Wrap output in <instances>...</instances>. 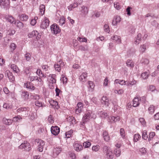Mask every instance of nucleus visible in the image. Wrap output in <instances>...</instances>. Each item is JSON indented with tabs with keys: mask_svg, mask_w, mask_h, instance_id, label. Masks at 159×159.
<instances>
[{
	"mask_svg": "<svg viewBox=\"0 0 159 159\" xmlns=\"http://www.w3.org/2000/svg\"><path fill=\"white\" fill-rule=\"evenodd\" d=\"M49 22L48 19L45 17L42 22L40 25L41 28L43 29L46 28L49 25Z\"/></svg>",
	"mask_w": 159,
	"mask_h": 159,
	"instance_id": "423d86ee",
	"label": "nucleus"
},
{
	"mask_svg": "<svg viewBox=\"0 0 159 159\" xmlns=\"http://www.w3.org/2000/svg\"><path fill=\"white\" fill-rule=\"evenodd\" d=\"M148 111L150 114H152L155 111L154 106L152 105L150 106L148 108Z\"/></svg>",
	"mask_w": 159,
	"mask_h": 159,
	"instance_id": "79ce46f5",
	"label": "nucleus"
},
{
	"mask_svg": "<svg viewBox=\"0 0 159 159\" xmlns=\"http://www.w3.org/2000/svg\"><path fill=\"white\" fill-rule=\"evenodd\" d=\"M61 151V149L59 147H57L54 148L53 150V157H56L58 155Z\"/></svg>",
	"mask_w": 159,
	"mask_h": 159,
	"instance_id": "9b49d317",
	"label": "nucleus"
},
{
	"mask_svg": "<svg viewBox=\"0 0 159 159\" xmlns=\"http://www.w3.org/2000/svg\"><path fill=\"white\" fill-rule=\"evenodd\" d=\"M126 81L123 80H119L118 79H116L115 81V83L116 84H119L120 85H127V84L126 83Z\"/></svg>",
	"mask_w": 159,
	"mask_h": 159,
	"instance_id": "7c9ffc66",
	"label": "nucleus"
},
{
	"mask_svg": "<svg viewBox=\"0 0 159 159\" xmlns=\"http://www.w3.org/2000/svg\"><path fill=\"white\" fill-rule=\"evenodd\" d=\"M48 120L49 123H53L54 120H53V117H52V116L50 115L48 117Z\"/></svg>",
	"mask_w": 159,
	"mask_h": 159,
	"instance_id": "0e129e2a",
	"label": "nucleus"
},
{
	"mask_svg": "<svg viewBox=\"0 0 159 159\" xmlns=\"http://www.w3.org/2000/svg\"><path fill=\"white\" fill-rule=\"evenodd\" d=\"M6 76H7L11 82H13L15 80V77L11 73L9 70H7L5 72Z\"/></svg>",
	"mask_w": 159,
	"mask_h": 159,
	"instance_id": "9d476101",
	"label": "nucleus"
},
{
	"mask_svg": "<svg viewBox=\"0 0 159 159\" xmlns=\"http://www.w3.org/2000/svg\"><path fill=\"white\" fill-rule=\"evenodd\" d=\"M155 135V133L154 132H151L149 134V137L148 139V141H150L151 139Z\"/></svg>",
	"mask_w": 159,
	"mask_h": 159,
	"instance_id": "5fc2aeb1",
	"label": "nucleus"
},
{
	"mask_svg": "<svg viewBox=\"0 0 159 159\" xmlns=\"http://www.w3.org/2000/svg\"><path fill=\"white\" fill-rule=\"evenodd\" d=\"M147 46V44L146 43L144 44L140 45L139 48V51L140 52L142 53L145 52V51L146 50Z\"/></svg>",
	"mask_w": 159,
	"mask_h": 159,
	"instance_id": "b1692460",
	"label": "nucleus"
},
{
	"mask_svg": "<svg viewBox=\"0 0 159 159\" xmlns=\"http://www.w3.org/2000/svg\"><path fill=\"white\" fill-rule=\"evenodd\" d=\"M67 121L71 122V123L72 124L74 123L75 124V118L72 116H69L67 118Z\"/></svg>",
	"mask_w": 159,
	"mask_h": 159,
	"instance_id": "4c0bfd02",
	"label": "nucleus"
},
{
	"mask_svg": "<svg viewBox=\"0 0 159 159\" xmlns=\"http://www.w3.org/2000/svg\"><path fill=\"white\" fill-rule=\"evenodd\" d=\"M25 86L27 89H31V90H34L35 88V87L30 82H27L26 84L25 83Z\"/></svg>",
	"mask_w": 159,
	"mask_h": 159,
	"instance_id": "4be33fe9",
	"label": "nucleus"
},
{
	"mask_svg": "<svg viewBox=\"0 0 159 159\" xmlns=\"http://www.w3.org/2000/svg\"><path fill=\"white\" fill-rule=\"evenodd\" d=\"M102 136L104 140L107 142H108L110 140V137L108 132L105 131H104L102 134Z\"/></svg>",
	"mask_w": 159,
	"mask_h": 159,
	"instance_id": "412c9836",
	"label": "nucleus"
},
{
	"mask_svg": "<svg viewBox=\"0 0 159 159\" xmlns=\"http://www.w3.org/2000/svg\"><path fill=\"white\" fill-rule=\"evenodd\" d=\"M112 103L113 105H114L113 109L114 111L115 112L117 109L118 105H117V102L116 101H115L114 102H113Z\"/></svg>",
	"mask_w": 159,
	"mask_h": 159,
	"instance_id": "864d4df0",
	"label": "nucleus"
},
{
	"mask_svg": "<svg viewBox=\"0 0 159 159\" xmlns=\"http://www.w3.org/2000/svg\"><path fill=\"white\" fill-rule=\"evenodd\" d=\"M104 30L105 32L109 33V26L107 25H104Z\"/></svg>",
	"mask_w": 159,
	"mask_h": 159,
	"instance_id": "052dcab7",
	"label": "nucleus"
},
{
	"mask_svg": "<svg viewBox=\"0 0 159 159\" xmlns=\"http://www.w3.org/2000/svg\"><path fill=\"white\" fill-rule=\"evenodd\" d=\"M155 89V87L153 85H150L148 87V90L151 92H153Z\"/></svg>",
	"mask_w": 159,
	"mask_h": 159,
	"instance_id": "774afa93",
	"label": "nucleus"
},
{
	"mask_svg": "<svg viewBox=\"0 0 159 159\" xmlns=\"http://www.w3.org/2000/svg\"><path fill=\"white\" fill-rule=\"evenodd\" d=\"M40 12L42 15L44 14L45 10V7L44 5H41L39 7Z\"/></svg>",
	"mask_w": 159,
	"mask_h": 159,
	"instance_id": "c756f323",
	"label": "nucleus"
},
{
	"mask_svg": "<svg viewBox=\"0 0 159 159\" xmlns=\"http://www.w3.org/2000/svg\"><path fill=\"white\" fill-rule=\"evenodd\" d=\"M51 30L54 34H57L60 31V30L56 24H53L51 26Z\"/></svg>",
	"mask_w": 159,
	"mask_h": 159,
	"instance_id": "0eeeda50",
	"label": "nucleus"
},
{
	"mask_svg": "<svg viewBox=\"0 0 159 159\" xmlns=\"http://www.w3.org/2000/svg\"><path fill=\"white\" fill-rule=\"evenodd\" d=\"M114 93H118L119 94H121L124 93V90L122 89H120L118 90H114Z\"/></svg>",
	"mask_w": 159,
	"mask_h": 159,
	"instance_id": "4d7b16f0",
	"label": "nucleus"
},
{
	"mask_svg": "<svg viewBox=\"0 0 159 159\" xmlns=\"http://www.w3.org/2000/svg\"><path fill=\"white\" fill-rule=\"evenodd\" d=\"M16 32V31L14 30L10 29L7 32V34L9 36L13 35Z\"/></svg>",
	"mask_w": 159,
	"mask_h": 159,
	"instance_id": "ea45409f",
	"label": "nucleus"
},
{
	"mask_svg": "<svg viewBox=\"0 0 159 159\" xmlns=\"http://www.w3.org/2000/svg\"><path fill=\"white\" fill-rule=\"evenodd\" d=\"M11 69L16 73H18L19 72V70L18 67L15 65L13 64L11 65Z\"/></svg>",
	"mask_w": 159,
	"mask_h": 159,
	"instance_id": "f704fd0d",
	"label": "nucleus"
},
{
	"mask_svg": "<svg viewBox=\"0 0 159 159\" xmlns=\"http://www.w3.org/2000/svg\"><path fill=\"white\" fill-rule=\"evenodd\" d=\"M88 84L89 85L88 87L89 89V90L93 91L95 86L94 83L93 82L89 81L88 82Z\"/></svg>",
	"mask_w": 159,
	"mask_h": 159,
	"instance_id": "a878e982",
	"label": "nucleus"
},
{
	"mask_svg": "<svg viewBox=\"0 0 159 159\" xmlns=\"http://www.w3.org/2000/svg\"><path fill=\"white\" fill-rule=\"evenodd\" d=\"M20 18L21 21H26L28 19L29 17L25 14H23L20 16Z\"/></svg>",
	"mask_w": 159,
	"mask_h": 159,
	"instance_id": "bb28decb",
	"label": "nucleus"
},
{
	"mask_svg": "<svg viewBox=\"0 0 159 159\" xmlns=\"http://www.w3.org/2000/svg\"><path fill=\"white\" fill-rule=\"evenodd\" d=\"M14 24L17 27L20 28H22L23 27V23L20 21H17V22L16 21Z\"/></svg>",
	"mask_w": 159,
	"mask_h": 159,
	"instance_id": "c9c22d12",
	"label": "nucleus"
},
{
	"mask_svg": "<svg viewBox=\"0 0 159 159\" xmlns=\"http://www.w3.org/2000/svg\"><path fill=\"white\" fill-rule=\"evenodd\" d=\"M27 110V108L26 107H21L19 108L17 110L18 112H21L24 111H26Z\"/></svg>",
	"mask_w": 159,
	"mask_h": 159,
	"instance_id": "49530a36",
	"label": "nucleus"
},
{
	"mask_svg": "<svg viewBox=\"0 0 159 159\" xmlns=\"http://www.w3.org/2000/svg\"><path fill=\"white\" fill-rule=\"evenodd\" d=\"M78 6V3L76 2L74 3L73 4H71L69 5L68 8L69 10L71 11L73 8L77 7Z\"/></svg>",
	"mask_w": 159,
	"mask_h": 159,
	"instance_id": "72a5a7b5",
	"label": "nucleus"
},
{
	"mask_svg": "<svg viewBox=\"0 0 159 159\" xmlns=\"http://www.w3.org/2000/svg\"><path fill=\"white\" fill-rule=\"evenodd\" d=\"M96 117V115L93 113L92 112H87L84 116L83 117L82 121L80 123L81 124L83 125L86 122L91 119H95Z\"/></svg>",
	"mask_w": 159,
	"mask_h": 159,
	"instance_id": "f257e3e1",
	"label": "nucleus"
},
{
	"mask_svg": "<svg viewBox=\"0 0 159 159\" xmlns=\"http://www.w3.org/2000/svg\"><path fill=\"white\" fill-rule=\"evenodd\" d=\"M87 76V73L86 72H83L80 76L79 79L82 82H85L86 81V78Z\"/></svg>",
	"mask_w": 159,
	"mask_h": 159,
	"instance_id": "aec40b11",
	"label": "nucleus"
},
{
	"mask_svg": "<svg viewBox=\"0 0 159 159\" xmlns=\"http://www.w3.org/2000/svg\"><path fill=\"white\" fill-rule=\"evenodd\" d=\"M56 75L55 74H50L48 76V79L49 80L50 84H55L56 82Z\"/></svg>",
	"mask_w": 159,
	"mask_h": 159,
	"instance_id": "1a4fd4ad",
	"label": "nucleus"
},
{
	"mask_svg": "<svg viewBox=\"0 0 159 159\" xmlns=\"http://www.w3.org/2000/svg\"><path fill=\"white\" fill-rule=\"evenodd\" d=\"M136 83V81L135 80H133L130 82H127V85L128 86H131L135 84Z\"/></svg>",
	"mask_w": 159,
	"mask_h": 159,
	"instance_id": "c03bdc74",
	"label": "nucleus"
},
{
	"mask_svg": "<svg viewBox=\"0 0 159 159\" xmlns=\"http://www.w3.org/2000/svg\"><path fill=\"white\" fill-rule=\"evenodd\" d=\"M120 133L122 138H124L125 136V131L124 129L121 128L120 130Z\"/></svg>",
	"mask_w": 159,
	"mask_h": 159,
	"instance_id": "69168bd1",
	"label": "nucleus"
},
{
	"mask_svg": "<svg viewBox=\"0 0 159 159\" xmlns=\"http://www.w3.org/2000/svg\"><path fill=\"white\" fill-rule=\"evenodd\" d=\"M98 114L102 118H105L108 116L107 113L104 111H99Z\"/></svg>",
	"mask_w": 159,
	"mask_h": 159,
	"instance_id": "c85d7f7f",
	"label": "nucleus"
},
{
	"mask_svg": "<svg viewBox=\"0 0 159 159\" xmlns=\"http://www.w3.org/2000/svg\"><path fill=\"white\" fill-rule=\"evenodd\" d=\"M35 105L39 107L43 106V104L42 102L38 100H37L35 102Z\"/></svg>",
	"mask_w": 159,
	"mask_h": 159,
	"instance_id": "3c124183",
	"label": "nucleus"
},
{
	"mask_svg": "<svg viewBox=\"0 0 159 159\" xmlns=\"http://www.w3.org/2000/svg\"><path fill=\"white\" fill-rule=\"evenodd\" d=\"M141 138L140 135L139 134H136L134 135V140L135 142H137L139 139Z\"/></svg>",
	"mask_w": 159,
	"mask_h": 159,
	"instance_id": "37998d69",
	"label": "nucleus"
},
{
	"mask_svg": "<svg viewBox=\"0 0 159 159\" xmlns=\"http://www.w3.org/2000/svg\"><path fill=\"white\" fill-rule=\"evenodd\" d=\"M3 107L7 109H11L12 107V106L11 104H10L8 103H5L4 104Z\"/></svg>",
	"mask_w": 159,
	"mask_h": 159,
	"instance_id": "58836bf2",
	"label": "nucleus"
},
{
	"mask_svg": "<svg viewBox=\"0 0 159 159\" xmlns=\"http://www.w3.org/2000/svg\"><path fill=\"white\" fill-rule=\"evenodd\" d=\"M60 24L62 25L65 23V19L63 17L61 18L59 21Z\"/></svg>",
	"mask_w": 159,
	"mask_h": 159,
	"instance_id": "603ef678",
	"label": "nucleus"
},
{
	"mask_svg": "<svg viewBox=\"0 0 159 159\" xmlns=\"http://www.w3.org/2000/svg\"><path fill=\"white\" fill-rule=\"evenodd\" d=\"M100 148L99 145L93 146L92 148V150L94 152H97L99 149Z\"/></svg>",
	"mask_w": 159,
	"mask_h": 159,
	"instance_id": "09e8293b",
	"label": "nucleus"
},
{
	"mask_svg": "<svg viewBox=\"0 0 159 159\" xmlns=\"http://www.w3.org/2000/svg\"><path fill=\"white\" fill-rule=\"evenodd\" d=\"M5 18L11 24H14L16 20L12 16L9 15H6L5 16Z\"/></svg>",
	"mask_w": 159,
	"mask_h": 159,
	"instance_id": "f8f14e48",
	"label": "nucleus"
},
{
	"mask_svg": "<svg viewBox=\"0 0 159 159\" xmlns=\"http://www.w3.org/2000/svg\"><path fill=\"white\" fill-rule=\"evenodd\" d=\"M114 7L117 10H119L120 8V6L119 3L118 2L114 3Z\"/></svg>",
	"mask_w": 159,
	"mask_h": 159,
	"instance_id": "680f3d73",
	"label": "nucleus"
},
{
	"mask_svg": "<svg viewBox=\"0 0 159 159\" xmlns=\"http://www.w3.org/2000/svg\"><path fill=\"white\" fill-rule=\"evenodd\" d=\"M121 20V18L119 16H114L112 21V24L114 25H116Z\"/></svg>",
	"mask_w": 159,
	"mask_h": 159,
	"instance_id": "2eb2a0df",
	"label": "nucleus"
},
{
	"mask_svg": "<svg viewBox=\"0 0 159 159\" xmlns=\"http://www.w3.org/2000/svg\"><path fill=\"white\" fill-rule=\"evenodd\" d=\"M103 153L105 154V157L107 159H113L114 157V154L111 150L108 147L104 146L103 148Z\"/></svg>",
	"mask_w": 159,
	"mask_h": 159,
	"instance_id": "f03ea898",
	"label": "nucleus"
},
{
	"mask_svg": "<svg viewBox=\"0 0 159 159\" xmlns=\"http://www.w3.org/2000/svg\"><path fill=\"white\" fill-rule=\"evenodd\" d=\"M19 149L29 151L31 149L30 144L28 143H23L19 147Z\"/></svg>",
	"mask_w": 159,
	"mask_h": 159,
	"instance_id": "20e7f679",
	"label": "nucleus"
},
{
	"mask_svg": "<svg viewBox=\"0 0 159 159\" xmlns=\"http://www.w3.org/2000/svg\"><path fill=\"white\" fill-rule=\"evenodd\" d=\"M150 75V73L148 72H145L143 73L141 75V78L143 79H147Z\"/></svg>",
	"mask_w": 159,
	"mask_h": 159,
	"instance_id": "393cba45",
	"label": "nucleus"
},
{
	"mask_svg": "<svg viewBox=\"0 0 159 159\" xmlns=\"http://www.w3.org/2000/svg\"><path fill=\"white\" fill-rule=\"evenodd\" d=\"M21 97L24 100H27L29 97L28 92L27 91L23 92L21 94Z\"/></svg>",
	"mask_w": 159,
	"mask_h": 159,
	"instance_id": "5701e85b",
	"label": "nucleus"
},
{
	"mask_svg": "<svg viewBox=\"0 0 159 159\" xmlns=\"http://www.w3.org/2000/svg\"><path fill=\"white\" fill-rule=\"evenodd\" d=\"M10 48L11 49V51H13L16 49V45L14 43H12L10 45Z\"/></svg>",
	"mask_w": 159,
	"mask_h": 159,
	"instance_id": "8fccbe9b",
	"label": "nucleus"
},
{
	"mask_svg": "<svg viewBox=\"0 0 159 159\" xmlns=\"http://www.w3.org/2000/svg\"><path fill=\"white\" fill-rule=\"evenodd\" d=\"M38 34V32L37 31L34 30L30 33L28 35V36L30 38H31L34 36H36Z\"/></svg>",
	"mask_w": 159,
	"mask_h": 159,
	"instance_id": "cd10ccee",
	"label": "nucleus"
},
{
	"mask_svg": "<svg viewBox=\"0 0 159 159\" xmlns=\"http://www.w3.org/2000/svg\"><path fill=\"white\" fill-rule=\"evenodd\" d=\"M83 146L85 148H89L91 146V143L88 141L84 142L83 143Z\"/></svg>",
	"mask_w": 159,
	"mask_h": 159,
	"instance_id": "de8ad7c7",
	"label": "nucleus"
},
{
	"mask_svg": "<svg viewBox=\"0 0 159 159\" xmlns=\"http://www.w3.org/2000/svg\"><path fill=\"white\" fill-rule=\"evenodd\" d=\"M142 138L146 140L148 138V135L147 134V132L145 131H144L142 133Z\"/></svg>",
	"mask_w": 159,
	"mask_h": 159,
	"instance_id": "6e6d98bb",
	"label": "nucleus"
},
{
	"mask_svg": "<svg viewBox=\"0 0 159 159\" xmlns=\"http://www.w3.org/2000/svg\"><path fill=\"white\" fill-rule=\"evenodd\" d=\"M140 99L138 97L134 98L133 100V107H136L138 106L140 103Z\"/></svg>",
	"mask_w": 159,
	"mask_h": 159,
	"instance_id": "f3484780",
	"label": "nucleus"
},
{
	"mask_svg": "<svg viewBox=\"0 0 159 159\" xmlns=\"http://www.w3.org/2000/svg\"><path fill=\"white\" fill-rule=\"evenodd\" d=\"M81 8L82 9L81 11V13L84 16H86L88 13L89 11V8L85 6H83Z\"/></svg>",
	"mask_w": 159,
	"mask_h": 159,
	"instance_id": "6ab92c4d",
	"label": "nucleus"
},
{
	"mask_svg": "<svg viewBox=\"0 0 159 159\" xmlns=\"http://www.w3.org/2000/svg\"><path fill=\"white\" fill-rule=\"evenodd\" d=\"M35 144L37 145L38 151L40 152H42L43 150V146L45 144V143L43 140L37 139L35 140Z\"/></svg>",
	"mask_w": 159,
	"mask_h": 159,
	"instance_id": "7ed1b4c3",
	"label": "nucleus"
},
{
	"mask_svg": "<svg viewBox=\"0 0 159 159\" xmlns=\"http://www.w3.org/2000/svg\"><path fill=\"white\" fill-rule=\"evenodd\" d=\"M13 120L11 119H7L6 118H3L2 122L3 124L7 125H10L12 124Z\"/></svg>",
	"mask_w": 159,
	"mask_h": 159,
	"instance_id": "a211bd4d",
	"label": "nucleus"
},
{
	"mask_svg": "<svg viewBox=\"0 0 159 159\" xmlns=\"http://www.w3.org/2000/svg\"><path fill=\"white\" fill-rule=\"evenodd\" d=\"M51 131L52 133L55 135L58 134L60 131V128L57 126H52Z\"/></svg>",
	"mask_w": 159,
	"mask_h": 159,
	"instance_id": "6e6552de",
	"label": "nucleus"
},
{
	"mask_svg": "<svg viewBox=\"0 0 159 159\" xmlns=\"http://www.w3.org/2000/svg\"><path fill=\"white\" fill-rule=\"evenodd\" d=\"M112 39L115 40L116 42L119 43L121 42L120 37L117 35H115L112 37Z\"/></svg>",
	"mask_w": 159,
	"mask_h": 159,
	"instance_id": "473e14b6",
	"label": "nucleus"
},
{
	"mask_svg": "<svg viewBox=\"0 0 159 159\" xmlns=\"http://www.w3.org/2000/svg\"><path fill=\"white\" fill-rule=\"evenodd\" d=\"M127 65L128 66L133 67L134 66V63L131 60H128L126 62Z\"/></svg>",
	"mask_w": 159,
	"mask_h": 159,
	"instance_id": "e433bc0d",
	"label": "nucleus"
},
{
	"mask_svg": "<svg viewBox=\"0 0 159 159\" xmlns=\"http://www.w3.org/2000/svg\"><path fill=\"white\" fill-rule=\"evenodd\" d=\"M142 63L144 65L148 64L149 63V61L146 58L143 59L142 61Z\"/></svg>",
	"mask_w": 159,
	"mask_h": 159,
	"instance_id": "e2e57ef3",
	"label": "nucleus"
},
{
	"mask_svg": "<svg viewBox=\"0 0 159 159\" xmlns=\"http://www.w3.org/2000/svg\"><path fill=\"white\" fill-rule=\"evenodd\" d=\"M74 149L77 152L81 151L83 148L82 145L76 143H74Z\"/></svg>",
	"mask_w": 159,
	"mask_h": 159,
	"instance_id": "ddd939ff",
	"label": "nucleus"
},
{
	"mask_svg": "<svg viewBox=\"0 0 159 159\" xmlns=\"http://www.w3.org/2000/svg\"><path fill=\"white\" fill-rule=\"evenodd\" d=\"M25 57L26 58V60L27 61H29L30 59V53H27L25 54Z\"/></svg>",
	"mask_w": 159,
	"mask_h": 159,
	"instance_id": "338daca9",
	"label": "nucleus"
},
{
	"mask_svg": "<svg viewBox=\"0 0 159 159\" xmlns=\"http://www.w3.org/2000/svg\"><path fill=\"white\" fill-rule=\"evenodd\" d=\"M114 153L116 157H119L121 153L120 149L119 148H115L114 150Z\"/></svg>",
	"mask_w": 159,
	"mask_h": 159,
	"instance_id": "2f4dec72",
	"label": "nucleus"
},
{
	"mask_svg": "<svg viewBox=\"0 0 159 159\" xmlns=\"http://www.w3.org/2000/svg\"><path fill=\"white\" fill-rule=\"evenodd\" d=\"M102 103L108 107L110 104L109 100L106 96H103L102 98Z\"/></svg>",
	"mask_w": 159,
	"mask_h": 159,
	"instance_id": "4468645a",
	"label": "nucleus"
},
{
	"mask_svg": "<svg viewBox=\"0 0 159 159\" xmlns=\"http://www.w3.org/2000/svg\"><path fill=\"white\" fill-rule=\"evenodd\" d=\"M32 68L30 67H27L25 70V72L27 75H29L30 71V70Z\"/></svg>",
	"mask_w": 159,
	"mask_h": 159,
	"instance_id": "bf43d9fd",
	"label": "nucleus"
},
{
	"mask_svg": "<svg viewBox=\"0 0 159 159\" xmlns=\"http://www.w3.org/2000/svg\"><path fill=\"white\" fill-rule=\"evenodd\" d=\"M49 103L55 109H57L59 108V107L58 106V103L56 101L53 100H51L49 101Z\"/></svg>",
	"mask_w": 159,
	"mask_h": 159,
	"instance_id": "dca6fc26",
	"label": "nucleus"
},
{
	"mask_svg": "<svg viewBox=\"0 0 159 159\" xmlns=\"http://www.w3.org/2000/svg\"><path fill=\"white\" fill-rule=\"evenodd\" d=\"M61 80L63 82V84L66 83L67 81V79L64 75H62Z\"/></svg>",
	"mask_w": 159,
	"mask_h": 159,
	"instance_id": "a19ab883",
	"label": "nucleus"
},
{
	"mask_svg": "<svg viewBox=\"0 0 159 159\" xmlns=\"http://www.w3.org/2000/svg\"><path fill=\"white\" fill-rule=\"evenodd\" d=\"M73 131L71 129L68 132L65 133V136L67 138H69L71 136V134L73 133Z\"/></svg>",
	"mask_w": 159,
	"mask_h": 159,
	"instance_id": "a18cd8bd",
	"label": "nucleus"
},
{
	"mask_svg": "<svg viewBox=\"0 0 159 159\" xmlns=\"http://www.w3.org/2000/svg\"><path fill=\"white\" fill-rule=\"evenodd\" d=\"M22 119V117L20 116H15L13 118V121H17L19 120H21Z\"/></svg>",
	"mask_w": 159,
	"mask_h": 159,
	"instance_id": "13d9d810",
	"label": "nucleus"
},
{
	"mask_svg": "<svg viewBox=\"0 0 159 159\" xmlns=\"http://www.w3.org/2000/svg\"><path fill=\"white\" fill-rule=\"evenodd\" d=\"M65 64L61 60H60L57 64L54 65V67L56 70L60 72L61 68H62Z\"/></svg>",
	"mask_w": 159,
	"mask_h": 159,
	"instance_id": "39448f33",
	"label": "nucleus"
}]
</instances>
